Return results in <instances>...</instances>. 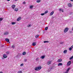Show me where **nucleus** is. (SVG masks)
Returning a JSON list of instances; mask_svg holds the SVG:
<instances>
[{
	"label": "nucleus",
	"instance_id": "21",
	"mask_svg": "<svg viewBox=\"0 0 73 73\" xmlns=\"http://www.w3.org/2000/svg\"><path fill=\"white\" fill-rule=\"evenodd\" d=\"M44 43H46V42H49V41H45L43 42Z\"/></svg>",
	"mask_w": 73,
	"mask_h": 73
},
{
	"label": "nucleus",
	"instance_id": "23",
	"mask_svg": "<svg viewBox=\"0 0 73 73\" xmlns=\"http://www.w3.org/2000/svg\"><path fill=\"white\" fill-rule=\"evenodd\" d=\"M38 36H39V35H36L35 36V38H38Z\"/></svg>",
	"mask_w": 73,
	"mask_h": 73
},
{
	"label": "nucleus",
	"instance_id": "11",
	"mask_svg": "<svg viewBox=\"0 0 73 73\" xmlns=\"http://www.w3.org/2000/svg\"><path fill=\"white\" fill-rule=\"evenodd\" d=\"M5 40L6 41H7V42H9V40L8 38H6L5 39Z\"/></svg>",
	"mask_w": 73,
	"mask_h": 73
},
{
	"label": "nucleus",
	"instance_id": "2",
	"mask_svg": "<svg viewBox=\"0 0 73 73\" xmlns=\"http://www.w3.org/2000/svg\"><path fill=\"white\" fill-rule=\"evenodd\" d=\"M68 30H69V28H66L64 30V33H66V32H67L68 31Z\"/></svg>",
	"mask_w": 73,
	"mask_h": 73
},
{
	"label": "nucleus",
	"instance_id": "47",
	"mask_svg": "<svg viewBox=\"0 0 73 73\" xmlns=\"http://www.w3.org/2000/svg\"><path fill=\"white\" fill-rule=\"evenodd\" d=\"M10 0H7V1H10Z\"/></svg>",
	"mask_w": 73,
	"mask_h": 73
},
{
	"label": "nucleus",
	"instance_id": "17",
	"mask_svg": "<svg viewBox=\"0 0 73 73\" xmlns=\"http://www.w3.org/2000/svg\"><path fill=\"white\" fill-rule=\"evenodd\" d=\"M53 13H54V11L52 12L50 14V16H52L53 15Z\"/></svg>",
	"mask_w": 73,
	"mask_h": 73
},
{
	"label": "nucleus",
	"instance_id": "6",
	"mask_svg": "<svg viewBox=\"0 0 73 73\" xmlns=\"http://www.w3.org/2000/svg\"><path fill=\"white\" fill-rule=\"evenodd\" d=\"M3 57L4 58H7V56L5 54H4L3 56Z\"/></svg>",
	"mask_w": 73,
	"mask_h": 73
},
{
	"label": "nucleus",
	"instance_id": "1",
	"mask_svg": "<svg viewBox=\"0 0 73 73\" xmlns=\"http://www.w3.org/2000/svg\"><path fill=\"white\" fill-rule=\"evenodd\" d=\"M41 69V66H39L38 67H36L35 68V70L36 71H38V70H40V69Z\"/></svg>",
	"mask_w": 73,
	"mask_h": 73
},
{
	"label": "nucleus",
	"instance_id": "5",
	"mask_svg": "<svg viewBox=\"0 0 73 73\" xmlns=\"http://www.w3.org/2000/svg\"><path fill=\"white\" fill-rule=\"evenodd\" d=\"M68 5L69 7H72V3H68Z\"/></svg>",
	"mask_w": 73,
	"mask_h": 73
},
{
	"label": "nucleus",
	"instance_id": "10",
	"mask_svg": "<svg viewBox=\"0 0 73 73\" xmlns=\"http://www.w3.org/2000/svg\"><path fill=\"white\" fill-rule=\"evenodd\" d=\"M61 61H62V59H59L57 61V62H61Z\"/></svg>",
	"mask_w": 73,
	"mask_h": 73
},
{
	"label": "nucleus",
	"instance_id": "3",
	"mask_svg": "<svg viewBox=\"0 0 73 73\" xmlns=\"http://www.w3.org/2000/svg\"><path fill=\"white\" fill-rule=\"evenodd\" d=\"M68 30H69V28H66L64 30V33H66V32H67L68 31Z\"/></svg>",
	"mask_w": 73,
	"mask_h": 73
},
{
	"label": "nucleus",
	"instance_id": "9",
	"mask_svg": "<svg viewBox=\"0 0 73 73\" xmlns=\"http://www.w3.org/2000/svg\"><path fill=\"white\" fill-rule=\"evenodd\" d=\"M33 46H35L36 45V42H33L32 44Z\"/></svg>",
	"mask_w": 73,
	"mask_h": 73
},
{
	"label": "nucleus",
	"instance_id": "38",
	"mask_svg": "<svg viewBox=\"0 0 73 73\" xmlns=\"http://www.w3.org/2000/svg\"><path fill=\"white\" fill-rule=\"evenodd\" d=\"M38 58H37L36 59V61H38Z\"/></svg>",
	"mask_w": 73,
	"mask_h": 73
},
{
	"label": "nucleus",
	"instance_id": "30",
	"mask_svg": "<svg viewBox=\"0 0 73 73\" xmlns=\"http://www.w3.org/2000/svg\"><path fill=\"white\" fill-rule=\"evenodd\" d=\"M14 10H15V11H18V9H15Z\"/></svg>",
	"mask_w": 73,
	"mask_h": 73
},
{
	"label": "nucleus",
	"instance_id": "26",
	"mask_svg": "<svg viewBox=\"0 0 73 73\" xmlns=\"http://www.w3.org/2000/svg\"><path fill=\"white\" fill-rule=\"evenodd\" d=\"M73 56H72L71 58H70L69 59L70 60H72V59H73Z\"/></svg>",
	"mask_w": 73,
	"mask_h": 73
},
{
	"label": "nucleus",
	"instance_id": "27",
	"mask_svg": "<svg viewBox=\"0 0 73 73\" xmlns=\"http://www.w3.org/2000/svg\"><path fill=\"white\" fill-rule=\"evenodd\" d=\"M41 1L40 0H37L36 1L37 3H40Z\"/></svg>",
	"mask_w": 73,
	"mask_h": 73
},
{
	"label": "nucleus",
	"instance_id": "33",
	"mask_svg": "<svg viewBox=\"0 0 73 73\" xmlns=\"http://www.w3.org/2000/svg\"><path fill=\"white\" fill-rule=\"evenodd\" d=\"M45 15V13H43L41 14V15L42 16H43Z\"/></svg>",
	"mask_w": 73,
	"mask_h": 73
},
{
	"label": "nucleus",
	"instance_id": "34",
	"mask_svg": "<svg viewBox=\"0 0 73 73\" xmlns=\"http://www.w3.org/2000/svg\"><path fill=\"white\" fill-rule=\"evenodd\" d=\"M24 65V64L22 63V64H21L20 66H23Z\"/></svg>",
	"mask_w": 73,
	"mask_h": 73
},
{
	"label": "nucleus",
	"instance_id": "20",
	"mask_svg": "<svg viewBox=\"0 0 73 73\" xmlns=\"http://www.w3.org/2000/svg\"><path fill=\"white\" fill-rule=\"evenodd\" d=\"M48 27H46L45 28V31H47L48 30Z\"/></svg>",
	"mask_w": 73,
	"mask_h": 73
},
{
	"label": "nucleus",
	"instance_id": "28",
	"mask_svg": "<svg viewBox=\"0 0 73 73\" xmlns=\"http://www.w3.org/2000/svg\"><path fill=\"white\" fill-rule=\"evenodd\" d=\"M12 24L13 25H14V24H16V22H12Z\"/></svg>",
	"mask_w": 73,
	"mask_h": 73
},
{
	"label": "nucleus",
	"instance_id": "40",
	"mask_svg": "<svg viewBox=\"0 0 73 73\" xmlns=\"http://www.w3.org/2000/svg\"><path fill=\"white\" fill-rule=\"evenodd\" d=\"M63 43H64V42H61L60 43V44H63Z\"/></svg>",
	"mask_w": 73,
	"mask_h": 73
},
{
	"label": "nucleus",
	"instance_id": "8",
	"mask_svg": "<svg viewBox=\"0 0 73 73\" xmlns=\"http://www.w3.org/2000/svg\"><path fill=\"white\" fill-rule=\"evenodd\" d=\"M21 19V17H20L17 19V21H20Z\"/></svg>",
	"mask_w": 73,
	"mask_h": 73
},
{
	"label": "nucleus",
	"instance_id": "41",
	"mask_svg": "<svg viewBox=\"0 0 73 73\" xmlns=\"http://www.w3.org/2000/svg\"><path fill=\"white\" fill-rule=\"evenodd\" d=\"M62 10V9H59L60 11H61Z\"/></svg>",
	"mask_w": 73,
	"mask_h": 73
},
{
	"label": "nucleus",
	"instance_id": "18",
	"mask_svg": "<svg viewBox=\"0 0 73 73\" xmlns=\"http://www.w3.org/2000/svg\"><path fill=\"white\" fill-rule=\"evenodd\" d=\"M22 54L23 55H25V54H26V52H23V53H22Z\"/></svg>",
	"mask_w": 73,
	"mask_h": 73
},
{
	"label": "nucleus",
	"instance_id": "39",
	"mask_svg": "<svg viewBox=\"0 0 73 73\" xmlns=\"http://www.w3.org/2000/svg\"><path fill=\"white\" fill-rule=\"evenodd\" d=\"M31 26V25H28L27 26V27H30V26Z\"/></svg>",
	"mask_w": 73,
	"mask_h": 73
},
{
	"label": "nucleus",
	"instance_id": "15",
	"mask_svg": "<svg viewBox=\"0 0 73 73\" xmlns=\"http://www.w3.org/2000/svg\"><path fill=\"white\" fill-rule=\"evenodd\" d=\"M62 63H59L58 64V66H62Z\"/></svg>",
	"mask_w": 73,
	"mask_h": 73
},
{
	"label": "nucleus",
	"instance_id": "49",
	"mask_svg": "<svg viewBox=\"0 0 73 73\" xmlns=\"http://www.w3.org/2000/svg\"><path fill=\"white\" fill-rule=\"evenodd\" d=\"M15 0V1H17V0Z\"/></svg>",
	"mask_w": 73,
	"mask_h": 73
},
{
	"label": "nucleus",
	"instance_id": "32",
	"mask_svg": "<svg viewBox=\"0 0 73 73\" xmlns=\"http://www.w3.org/2000/svg\"><path fill=\"white\" fill-rule=\"evenodd\" d=\"M69 50H72V48H71V47L70 48H69Z\"/></svg>",
	"mask_w": 73,
	"mask_h": 73
},
{
	"label": "nucleus",
	"instance_id": "36",
	"mask_svg": "<svg viewBox=\"0 0 73 73\" xmlns=\"http://www.w3.org/2000/svg\"><path fill=\"white\" fill-rule=\"evenodd\" d=\"M9 52H6V54H9Z\"/></svg>",
	"mask_w": 73,
	"mask_h": 73
},
{
	"label": "nucleus",
	"instance_id": "35",
	"mask_svg": "<svg viewBox=\"0 0 73 73\" xmlns=\"http://www.w3.org/2000/svg\"><path fill=\"white\" fill-rule=\"evenodd\" d=\"M33 8V6H30V9H32Z\"/></svg>",
	"mask_w": 73,
	"mask_h": 73
},
{
	"label": "nucleus",
	"instance_id": "16",
	"mask_svg": "<svg viewBox=\"0 0 73 73\" xmlns=\"http://www.w3.org/2000/svg\"><path fill=\"white\" fill-rule=\"evenodd\" d=\"M51 62H52V61L48 62V65H50V63H51Z\"/></svg>",
	"mask_w": 73,
	"mask_h": 73
},
{
	"label": "nucleus",
	"instance_id": "4",
	"mask_svg": "<svg viewBox=\"0 0 73 73\" xmlns=\"http://www.w3.org/2000/svg\"><path fill=\"white\" fill-rule=\"evenodd\" d=\"M72 64V62L71 61H69L68 63L67 64V66H69L70 65Z\"/></svg>",
	"mask_w": 73,
	"mask_h": 73
},
{
	"label": "nucleus",
	"instance_id": "46",
	"mask_svg": "<svg viewBox=\"0 0 73 73\" xmlns=\"http://www.w3.org/2000/svg\"><path fill=\"white\" fill-rule=\"evenodd\" d=\"M71 1H73V0H70Z\"/></svg>",
	"mask_w": 73,
	"mask_h": 73
},
{
	"label": "nucleus",
	"instance_id": "24",
	"mask_svg": "<svg viewBox=\"0 0 73 73\" xmlns=\"http://www.w3.org/2000/svg\"><path fill=\"white\" fill-rule=\"evenodd\" d=\"M48 13V11H47L45 12L44 14H46V13Z\"/></svg>",
	"mask_w": 73,
	"mask_h": 73
},
{
	"label": "nucleus",
	"instance_id": "13",
	"mask_svg": "<svg viewBox=\"0 0 73 73\" xmlns=\"http://www.w3.org/2000/svg\"><path fill=\"white\" fill-rule=\"evenodd\" d=\"M8 32H6L4 33V35H8Z\"/></svg>",
	"mask_w": 73,
	"mask_h": 73
},
{
	"label": "nucleus",
	"instance_id": "7",
	"mask_svg": "<svg viewBox=\"0 0 73 73\" xmlns=\"http://www.w3.org/2000/svg\"><path fill=\"white\" fill-rule=\"evenodd\" d=\"M15 7L16 6L15 5H13L12 6V7L13 8V9H14Z\"/></svg>",
	"mask_w": 73,
	"mask_h": 73
},
{
	"label": "nucleus",
	"instance_id": "45",
	"mask_svg": "<svg viewBox=\"0 0 73 73\" xmlns=\"http://www.w3.org/2000/svg\"><path fill=\"white\" fill-rule=\"evenodd\" d=\"M71 48H73V45L71 46Z\"/></svg>",
	"mask_w": 73,
	"mask_h": 73
},
{
	"label": "nucleus",
	"instance_id": "48",
	"mask_svg": "<svg viewBox=\"0 0 73 73\" xmlns=\"http://www.w3.org/2000/svg\"><path fill=\"white\" fill-rule=\"evenodd\" d=\"M0 73H3L2 72H0Z\"/></svg>",
	"mask_w": 73,
	"mask_h": 73
},
{
	"label": "nucleus",
	"instance_id": "22",
	"mask_svg": "<svg viewBox=\"0 0 73 73\" xmlns=\"http://www.w3.org/2000/svg\"><path fill=\"white\" fill-rule=\"evenodd\" d=\"M22 72L21 71H18L17 72V73H22Z\"/></svg>",
	"mask_w": 73,
	"mask_h": 73
},
{
	"label": "nucleus",
	"instance_id": "14",
	"mask_svg": "<svg viewBox=\"0 0 73 73\" xmlns=\"http://www.w3.org/2000/svg\"><path fill=\"white\" fill-rule=\"evenodd\" d=\"M63 53H64L65 54L66 53H67V50H64V51L63 52Z\"/></svg>",
	"mask_w": 73,
	"mask_h": 73
},
{
	"label": "nucleus",
	"instance_id": "31",
	"mask_svg": "<svg viewBox=\"0 0 73 73\" xmlns=\"http://www.w3.org/2000/svg\"><path fill=\"white\" fill-rule=\"evenodd\" d=\"M27 59H24V62H27Z\"/></svg>",
	"mask_w": 73,
	"mask_h": 73
},
{
	"label": "nucleus",
	"instance_id": "43",
	"mask_svg": "<svg viewBox=\"0 0 73 73\" xmlns=\"http://www.w3.org/2000/svg\"><path fill=\"white\" fill-rule=\"evenodd\" d=\"M4 47V45H2L1 46V47Z\"/></svg>",
	"mask_w": 73,
	"mask_h": 73
},
{
	"label": "nucleus",
	"instance_id": "19",
	"mask_svg": "<svg viewBox=\"0 0 73 73\" xmlns=\"http://www.w3.org/2000/svg\"><path fill=\"white\" fill-rule=\"evenodd\" d=\"M70 68H69L67 69V70H66V72H69V70H70Z\"/></svg>",
	"mask_w": 73,
	"mask_h": 73
},
{
	"label": "nucleus",
	"instance_id": "50",
	"mask_svg": "<svg viewBox=\"0 0 73 73\" xmlns=\"http://www.w3.org/2000/svg\"><path fill=\"white\" fill-rule=\"evenodd\" d=\"M2 58V59H3V60L4 59V58Z\"/></svg>",
	"mask_w": 73,
	"mask_h": 73
},
{
	"label": "nucleus",
	"instance_id": "29",
	"mask_svg": "<svg viewBox=\"0 0 73 73\" xmlns=\"http://www.w3.org/2000/svg\"><path fill=\"white\" fill-rule=\"evenodd\" d=\"M3 19V18H0V21H2Z\"/></svg>",
	"mask_w": 73,
	"mask_h": 73
},
{
	"label": "nucleus",
	"instance_id": "37",
	"mask_svg": "<svg viewBox=\"0 0 73 73\" xmlns=\"http://www.w3.org/2000/svg\"><path fill=\"white\" fill-rule=\"evenodd\" d=\"M26 3V2H23V4H25V3Z\"/></svg>",
	"mask_w": 73,
	"mask_h": 73
},
{
	"label": "nucleus",
	"instance_id": "12",
	"mask_svg": "<svg viewBox=\"0 0 73 73\" xmlns=\"http://www.w3.org/2000/svg\"><path fill=\"white\" fill-rule=\"evenodd\" d=\"M45 58V56L44 55L40 57V58H42V59H44Z\"/></svg>",
	"mask_w": 73,
	"mask_h": 73
},
{
	"label": "nucleus",
	"instance_id": "44",
	"mask_svg": "<svg viewBox=\"0 0 73 73\" xmlns=\"http://www.w3.org/2000/svg\"><path fill=\"white\" fill-rule=\"evenodd\" d=\"M50 70H52V69H53V68H51L50 69Z\"/></svg>",
	"mask_w": 73,
	"mask_h": 73
},
{
	"label": "nucleus",
	"instance_id": "25",
	"mask_svg": "<svg viewBox=\"0 0 73 73\" xmlns=\"http://www.w3.org/2000/svg\"><path fill=\"white\" fill-rule=\"evenodd\" d=\"M15 46L14 45H12L11 46V48H13V49H14L15 48Z\"/></svg>",
	"mask_w": 73,
	"mask_h": 73
},
{
	"label": "nucleus",
	"instance_id": "42",
	"mask_svg": "<svg viewBox=\"0 0 73 73\" xmlns=\"http://www.w3.org/2000/svg\"><path fill=\"white\" fill-rule=\"evenodd\" d=\"M61 11H62V12H64V11L62 9V10Z\"/></svg>",
	"mask_w": 73,
	"mask_h": 73
}]
</instances>
